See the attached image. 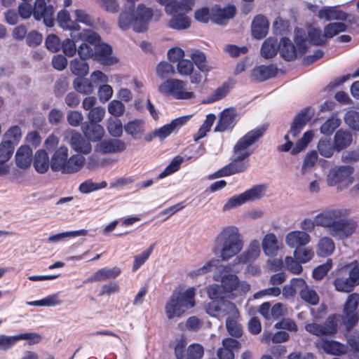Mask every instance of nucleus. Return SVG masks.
<instances>
[{
	"label": "nucleus",
	"instance_id": "nucleus-46",
	"mask_svg": "<svg viewBox=\"0 0 359 359\" xmlns=\"http://www.w3.org/2000/svg\"><path fill=\"white\" fill-rule=\"evenodd\" d=\"M347 26L344 22L329 23L324 27V33L326 39H331L342 32H345Z\"/></svg>",
	"mask_w": 359,
	"mask_h": 359
},
{
	"label": "nucleus",
	"instance_id": "nucleus-63",
	"mask_svg": "<svg viewBox=\"0 0 359 359\" xmlns=\"http://www.w3.org/2000/svg\"><path fill=\"white\" fill-rule=\"evenodd\" d=\"M344 121L350 128L359 131V112L348 111L345 114Z\"/></svg>",
	"mask_w": 359,
	"mask_h": 359
},
{
	"label": "nucleus",
	"instance_id": "nucleus-34",
	"mask_svg": "<svg viewBox=\"0 0 359 359\" xmlns=\"http://www.w3.org/2000/svg\"><path fill=\"white\" fill-rule=\"evenodd\" d=\"M168 15L172 16L168 23V26L170 28L176 30H182L186 29L190 27L191 22L186 14L177 12Z\"/></svg>",
	"mask_w": 359,
	"mask_h": 359
},
{
	"label": "nucleus",
	"instance_id": "nucleus-45",
	"mask_svg": "<svg viewBox=\"0 0 359 359\" xmlns=\"http://www.w3.org/2000/svg\"><path fill=\"white\" fill-rule=\"evenodd\" d=\"M334 285L338 292H351L355 288V285L348 277H337L334 280Z\"/></svg>",
	"mask_w": 359,
	"mask_h": 359
},
{
	"label": "nucleus",
	"instance_id": "nucleus-35",
	"mask_svg": "<svg viewBox=\"0 0 359 359\" xmlns=\"http://www.w3.org/2000/svg\"><path fill=\"white\" fill-rule=\"evenodd\" d=\"M279 50L278 40L275 38L269 37L266 39L261 48V55L266 59L273 57Z\"/></svg>",
	"mask_w": 359,
	"mask_h": 359
},
{
	"label": "nucleus",
	"instance_id": "nucleus-16",
	"mask_svg": "<svg viewBox=\"0 0 359 359\" xmlns=\"http://www.w3.org/2000/svg\"><path fill=\"white\" fill-rule=\"evenodd\" d=\"M126 149V143L120 139L104 140L95 147V151L102 154L120 153Z\"/></svg>",
	"mask_w": 359,
	"mask_h": 359
},
{
	"label": "nucleus",
	"instance_id": "nucleus-28",
	"mask_svg": "<svg viewBox=\"0 0 359 359\" xmlns=\"http://www.w3.org/2000/svg\"><path fill=\"white\" fill-rule=\"evenodd\" d=\"M260 245L257 240L251 241L248 248L243 252L236 259L240 264H247L254 262L259 255Z\"/></svg>",
	"mask_w": 359,
	"mask_h": 359
},
{
	"label": "nucleus",
	"instance_id": "nucleus-18",
	"mask_svg": "<svg viewBox=\"0 0 359 359\" xmlns=\"http://www.w3.org/2000/svg\"><path fill=\"white\" fill-rule=\"evenodd\" d=\"M178 73L182 76H190V81L194 84L201 82L203 76L200 72L194 71V63L188 59H182L177 65Z\"/></svg>",
	"mask_w": 359,
	"mask_h": 359
},
{
	"label": "nucleus",
	"instance_id": "nucleus-30",
	"mask_svg": "<svg viewBox=\"0 0 359 359\" xmlns=\"http://www.w3.org/2000/svg\"><path fill=\"white\" fill-rule=\"evenodd\" d=\"M318 17L326 21L331 20H346L348 18L347 13L338 10L335 6H330L320 9L318 11Z\"/></svg>",
	"mask_w": 359,
	"mask_h": 359
},
{
	"label": "nucleus",
	"instance_id": "nucleus-53",
	"mask_svg": "<svg viewBox=\"0 0 359 359\" xmlns=\"http://www.w3.org/2000/svg\"><path fill=\"white\" fill-rule=\"evenodd\" d=\"M61 301L58 298L57 294L48 295L40 300L29 302L27 304L33 306H54L60 304Z\"/></svg>",
	"mask_w": 359,
	"mask_h": 359
},
{
	"label": "nucleus",
	"instance_id": "nucleus-52",
	"mask_svg": "<svg viewBox=\"0 0 359 359\" xmlns=\"http://www.w3.org/2000/svg\"><path fill=\"white\" fill-rule=\"evenodd\" d=\"M155 246L156 243L151 244L147 250H144L141 254L135 256L133 264V271H136L147 262L152 253Z\"/></svg>",
	"mask_w": 359,
	"mask_h": 359
},
{
	"label": "nucleus",
	"instance_id": "nucleus-4",
	"mask_svg": "<svg viewBox=\"0 0 359 359\" xmlns=\"http://www.w3.org/2000/svg\"><path fill=\"white\" fill-rule=\"evenodd\" d=\"M69 149L61 146L55 150L50 158V167L53 172L60 171L62 174H72L79 171L85 163V158L74 154L68 158Z\"/></svg>",
	"mask_w": 359,
	"mask_h": 359
},
{
	"label": "nucleus",
	"instance_id": "nucleus-13",
	"mask_svg": "<svg viewBox=\"0 0 359 359\" xmlns=\"http://www.w3.org/2000/svg\"><path fill=\"white\" fill-rule=\"evenodd\" d=\"M305 330L318 337L332 335L337 332V322L334 316H330L325 321L324 325L316 323L306 325Z\"/></svg>",
	"mask_w": 359,
	"mask_h": 359
},
{
	"label": "nucleus",
	"instance_id": "nucleus-2",
	"mask_svg": "<svg viewBox=\"0 0 359 359\" xmlns=\"http://www.w3.org/2000/svg\"><path fill=\"white\" fill-rule=\"evenodd\" d=\"M127 4L121 11L118 25L122 30L132 27L135 32H143L147 29L148 23L153 16V11L143 4H139L135 10V3L138 0H126Z\"/></svg>",
	"mask_w": 359,
	"mask_h": 359
},
{
	"label": "nucleus",
	"instance_id": "nucleus-24",
	"mask_svg": "<svg viewBox=\"0 0 359 359\" xmlns=\"http://www.w3.org/2000/svg\"><path fill=\"white\" fill-rule=\"evenodd\" d=\"M262 246L264 253L271 257H276L280 250L279 242L273 233H268L264 236Z\"/></svg>",
	"mask_w": 359,
	"mask_h": 359
},
{
	"label": "nucleus",
	"instance_id": "nucleus-5",
	"mask_svg": "<svg viewBox=\"0 0 359 359\" xmlns=\"http://www.w3.org/2000/svg\"><path fill=\"white\" fill-rule=\"evenodd\" d=\"M196 289L193 287L184 292L174 291L165 306L168 319L180 318L189 309L195 306Z\"/></svg>",
	"mask_w": 359,
	"mask_h": 359
},
{
	"label": "nucleus",
	"instance_id": "nucleus-26",
	"mask_svg": "<svg viewBox=\"0 0 359 359\" xmlns=\"http://www.w3.org/2000/svg\"><path fill=\"white\" fill-rule=\"evenodd\" d=\"M278 68L273 65H259L255 68L252 72V78L257 81H264L276 76Z\"/></svg>",
	"mask_w": 359,
	"mask_h": 359
},
{
	"label": "nucleus",
	"instance_id": "nucleus-20",
	"mask_svg": "<svg viewBox=\"0 0 359 359\" xmlns=\"http://www.w3.org/2000/svg\"><path fill=\"white\" fill-rule=\"evenodd\" d=\"M81 130L90 142H99L104 135V128L97 123L85 122L81 126Z\"/></svg>",
	"mask_w": 359,
	"mask_h": 359
},
{
	"label": "nucleus",
	"instance_id": "nucleus-54",
	"mask_svg": "<svg viewBox=\"0 0 359 359\" xmlns=\"http://www.w3.org/2000/svg\"><path fill=\"white\" fill-rule=\"evenodd\" d=\"M319 154L325 158H330L334 150V144L330 140L321 139L318 144Z\"/></svg>",
	"mask_w": 359,
	"mask_h": 359
},
{
	"label": "nucleus",
	"instance_id": "nucleus-21",
	"mask_svg": "<svg viewBox=\"0 0 359 359\" xmlns=\"http://www.w3.org/2000/svg\"><path fill=\"white\" fill-rule=\"evenodd\" d=\"M121 273L119 267L115 266L111 269L102 268L97 270L94 274L84 280L85 283L104 281L108 279H114Z\"/></svg>",
	"mask_w": 359,
	"mask_h": 359
},
{
	"label": "nucleus",
	"instance_id": "nucleus-39",
	"mask_svg": "<svg viewBox=\"0 0 359 359\" xmlns=\"http://www.w3.org/2000/svg\"><path fill=\"white\" fill-rule=\"evenodd\" d=\"M194 4V0H180V1L174 2V5L168 6L166 8L167 14H172L175 13H181L186 14L191 10Z\"/></svg>",
	"mask_w": 359,
	"mask_h": 359
},
{
	"label": "nucleus",
	"instance_id": "nucleus-38",
	"mask_svg": "<svg viewBox=\"0 0 359 359\" xmlns=\"http://www.w3.org/2000/svg\"><path fill=\"white\" fill-rule=\"evenodd\" d=\"M124 130L127 134L131 135L134 139H137L144 131V123L140 119L130 121L125 125Z\"/></svg>",
	"mask_w": 359,
	"mask_h": 359
},
{
	"label": "nucleus",
	"instance_id": "nucleus-57",
	"mask_svg": "<svg viewBox=\"0 0 359 359\" xmlns=\"http://www.w3.org/2000/svg\"><path fill=\"white\" fill-rule=\"evenodd\" d=\"M183 161V158L177 156L175 157L171 162L166 166L163 171H162L158 176L157 180L162 179L176 171H177L180 167L181 163Z\"/></svg>",
	"mask_w": 359,
	"mask_h": 359
},
{
	"label": "nucleus",
	"instance_id": "nucleus-37",
	"mask_svg": "<svg viewBox=\"0 0 359 359\" xmlns=\"http://www.w3.org/2000/svg\"><path fill=\"white\" fill-rule=\"evenodd\" d=\"M57 22L64 29L78 31L80 29V26L70 18L69 13L65 10L57 13Z\"/></svg>",
	"mask_w": 359,
	"mask_h": 359
},
{
	"label": "nucleus",
	"instance_id": "nucleus-11",
	"mask_svg": "<svg viewBox=\"0 0 359 359\" xmlns=\"http://www.w3.org/2000/svg\"><path fill=\"white\" fill-rule=\"evenodd\" d=\"M228 272L226 266H220L214 272L213 278L217 282L222 283V287L226 292H231L236 290L238 286V278L235 274L226 273Z\"/></svg>",
	"mask_w": 359,
	"mask_h": 359
},
{
	"label": "nucleus",
	"instance_id": "nucleus-58",
	"mask_svg": "<svg viewBox=\"0 0 359 359\" xmlns=\"http://www.w3.org/2000/svg\"><path fill=\"white\" fill-rule=\"evenodd\" d=\"M109 133L114 137H120L123 134V125L118 118H109L107 126Z\"/></svg>",
	"mask_w": 359,
	"mask_h": 359
},
{
	"label": "nucleus",
	"instance_id": "nucleus-3",
	"mask_svg": "<svg viewBox=\"0 0 359 359\" xmlns=\"http://www.w3.org/2000/svg\"><path fill=\"white\" fill-rule=\"evenodd\" d=\"M217 245L213 248L215 255L220 254L223 261H227L238 254L243 248L238 229L233 226H227L219 233L216 238Z\"/></svg>",
	"mask_w": 359,
	"mask_h": 359
},
{
	"label": "nucleus",
	"instance_id": "nucleus-17",
	"mask_svg": "<svg viewBox=\"0 0 359 359\" xmlns=\"http://www.w3.org/2000/svg\"><path fill=\"white\" fill-rule=\"evenodd\" d=\"M69 144L73 150L79 154H88L92 151L90 141L74 130L71 133Z\"/></svg>",
	"mask_w": 359,
	"mask_h": 359
},
{
	"label": "nucleus",
	"instance_id": "nucleus-29",
	"mask_svg": "<svg viewBox=\"0 0 359 359\" xmlns=\"http://www.w3.org/2000/svg\"><path fill=\"white\" fill-rule=\"evenodd\" d=\"M32 149L27 145L21 146L15 154V163L18 167L26 169L32 161Z\"/></svg>",
	"mask_w": 359,
	"mask_h": 359
},
{
	"label": "nucleus",
	"instance_id": "nucleus-59",
	"mask_svg": "<svg viewBox=\"0 0 359 359\" xmlns=\"http://www.w3.org/2000/svg\"><path fill=\"white\" fill-rule=\"evenodd\" d=\"M217 262V260L214 259L209 260L203 266L196 270L190 271L189 273V276L192 278H197L198 276L211 272L213 270V269L216 266Z\"/></svg>",
	"mask_w": 359,
	"mask_h": 359
},
{
	"label": "nucleus",
	"instance_id": "nucleus-42",
	"mask_svg": "<svg viewBox=\"0 0 359 359\" xmlns=\"http://www.w3.org/2000/svg\"><path fill=\"white\" fill-rule=\"evenodd\" d=\"M74 89L79 93L89 95L93 92L94 86L89 81L82 77H78L73 82Z\"/></svg>",
	"mask_w": 359,
	"mask_h": 359
},
{
	"label": "nucleus",
	"instance_id": "nucleus-33",
	"mask_svg": "<svg viewBox=\"0 0 359 359\" xmlns=\"http://www.w3.org/2000/svg\"><path fill=\"white\" fill-rule=\"evenodd\" d=\"M50 160L44 149L38 150L34 155L33 165L39 173H45L50 166Z\"/></svg>",
	"mask_w": 359,
	"mask_h": 359
},
{
	"label": "nucleus",
	"instance_id": "nucleus-50",
	"mask_svg": "<svg viewBox=\"0 0 359 359\" xmlns=\"http://www.w3.org/2000/svg\"><path fill=\"white\" fill-rule=\"evenodd\" d=\"M87 230L86 229H80L77 231H66L62 233H59L57 234L51 235L48 238V241L50 243H57L59 242L66 238L69 237H76V236H83L87 234Z\"/></svg>",
	"mask_w": 359,
	"mask_h": 359
},
{
	"label": "nucleus",
	"instance_id": "nucleus-12",
	"mask_svg": "<svg viewBox=\"0 0 359 359\" xmlns=\"http://www.w3.org/2000/svg\"><path fill=\"white\" fill-rule=\"evenodd\" d=\"M112 53L113 49L110 45L106 43L95 44L93 60L104 66L115 65L118 60L112 55Z\"/></svg>",
	"mask_w": 359,
	"mask_h": 359
},
{
	"label": "nucleus",
	"instance_id": "nucleus-43",
	"mask_svg": "<svg viewBox=\"0 0 359 359\" xmlns=\"http://www.w3.org/2000/svg\"><path fill=\"white\" fill-rule=\"evenodd\" d=\"M308 36L309 43L314 46H323L327 42L325 33L323 34L321 30L318 28L310 29L308 32Z\"/></svg>",
	"mask_w": 359,
	"mask_h": 359
},
{
	"label": "nucleus",
	"instance_id": "nucleus-48",
	"mask_svg": "<svg viewBox=\"0 0 359 359\" xmlns=\"http://www.w3.org/2000/svg\"><path fill=\"white\" fill-rule=\"evenodd\" d=\"M313 137V132L312 130H308L305 132L301 139H299L293 147L291 154L292 155H297L302 151L304 150L309 143L312 140Z\"/></svg>",
	"mask_w": 359,
	"mask_h": 359
},
{
	"label": "nucleus",
	"instance_id": "nucleus-32",
	"mask_svg": "<svg viewBox=\"0 0 359 359\" xmlns=\"http://www.w3.org/2000/svg\"><path fill=\"white\" fill-rule=\"evenodd\" d=\"M352 140V134L349 131L340 129L336 132L334 137V149L337 151H341L346 149Z\"/></svg>",
	"mask_w": 359,
	"mask_h": 359
},
{
	"label": "nucleus",
	"instance_id": "nucleus-27",
	"mask_svg": "<svg viewBox=\"0 0 359 359\" xmlns=\"http://www.w3.org/2000/svg\"><path fill=\"white\" fill-rule=\"evenodd\" d=\"M236 14V8L233 5L224 8L215 7L212 10L211 20L221 25L224 20L233 18Z\"/></svg>",
	"mask_w": 359,
	"mask_h": 359
},
{
	"label": "nucleus",
	"instance_id": "nucleus-47",
	"mask_svg": "<svg viewBox=\"0 0 359 359\" xmlns=\"http://www.w3.org/2000/svg\"><path fill=\"white\" fill-rule=\"evenodd\" d=\"M229 90V85L226 83L218 87L211 95H210L203 102L211 104L225 97Z\"/></svg>",
	"mask_w": 359,
	"mask_h": 359
},
{
	"label": "nucleus",
	"instance_id": "nucleus-15",
	"mask_svg": "<svg viewBox=\"0 0 359 359\" xmlns=\"http://www.w3.org/2000/svg\"><path fill=\"white\" fill-rule=\"evenodd\" d=\"M353 172V168L350 166L342 165L337 168L328 175V184L330 186H336L339 184H344L348 186L352 183L351 175Z\"/></svg>",
	"mask_w": 359,
	"mask_h": 359
},
{
	"label": "nucleus",
	"instance_id": "nucleus-14",
	"mask_svg": "<svg viewBox=\"0 0 359 359\" xmlns=\"http://www.w3.org/2000/svg\"><path fill=\"white\" fill-rule=\"evenodd\" d=\"M315 113L311 107L302 109L293 118L291 123L290 133L295 137L298 136L306 123L310 121Z\"/></svg>",
	"mask_w": 359,
	"mask_h": 359
},
{
	"label": "nucleus",
	"instance_id": "nucleus-51",
	"mask_svg": "<svg viewBox=\"0 0 359 359\" xmlns=\"http://www.w3.org/2000/svg\"><path fill=\"white\" fill-rule=\"evenodd\" d=\"M14 144L11 140H6L0 144V162H7L14 151Z\"/></svg>",
	"mask_w": 359,
	"mask_h": 359
},
{
	"label": "nucleus",
	"instance_id": "nucleus-61",
	"mask_svg": "<svg viewBox=\"0 0 359 359\" xmlns=\"http://www.w3.org/2000/svg\"><path fill=\"white\" fill-rule=\"evenodd\" d=\"M230 175L244 172L246 171L249 166V162H241L236 159H233L229 164L226 165Z\"/></svg>",
	"mask_w": 359,
	"mask_h": 359
},
{
	"label": "nucleus",
	"instance_id": "nucleus-60",
	"mask_svg": "<svg viewBox=\"0 0 359 359\" xmlns=\"http://www.w3.org/2000/svg\"><path fill=\"white\" fill-rule=\"evenodd\" d=\"M77 37L83 40L85 43H89L92 45L100 43L101 37L98 34L90 29L83 30L77 34Z\"/></svg>",
	"mask_w": 359,
	"mask_h": 359
},
{
	"label": "nucleus",
	"instance_id": "nucleus-36",
	"mask_svg": "<svg viewBox=\"0 0 359 359\" xmlns=\"http://www.w3.org/2000/svg\"><path fill=\"white\" fill-rule=\"evenodd\" d=\"M335 245L333 240L327 236L321 238L317 245L316 252L320 257L330 256L334 250Z\"/></svg>",
	"mask_w": 359,
	"mask_h": 359
},
{
	"label": "nucleus",
	"instance_id": "nucleus-41",
	"mask_svg": "<svg viewBox=\"0 0 359 359\" xmlns=\"http://www.w3.org/2000/svg\"><path fill=\"white\" fill-rule=\"evenodd\" d=\"M70 69L74 74L82 77L88 74L89 66L86 60L74 58L70 62Z\"/></svg>",
	"mask_w": 359,
	"mask_h": 359
},
{
	"label": "nucleus",
	"instance_id": "nucleus-44",
	"mask_svg": "<svg viewBox=\"0 0 359 359\" xmlns=\"http://www.w3.org/2000/svg\"><path fill=\"white\" fill-rule=\"evenodd\" d=\"M341 120L335 115H332L320 128V133L325 135H332L340 126Z\"/></svg>",
	"mask_w": 359,
	"mask_h": 359
},
{
	"label": "nucleus",
	"instance_id": "nucleus-55",
	"mask_svg": "<svg viewBox=\"0 0 359 359\" xmlns=\"http://www.w3.org/2000/svg\"><path fill=\"white\" fill-rule=\"evenodd\" d=\"M332 259H327L325 263H323L316 266L312 272L313 278L315 280H322L332 269Z\"/></svg>",
	"mask_w": 359,
	"mask_h": 359
},
{
	"label": "nucleus",
	"instance_id": "nucleus-7",
	"mask_svg": "<svg viewBox=\"0 0 359 359\" xmlns=\"http://www.w3.org/2000/svg\"><path fill=\"white\" fill-rule=\"evenodd\" d=\"M187 82L177 79H169L158 86V91L176 100H191L195 97L193 92L186 90Z\"/></svg>",
	"mask_w": 359,
	"mask_h": 359
},
{
	"label": "nucleus",
	"instance_id": "nucleus-49",
	"mask_svg": "<svg viewBox=\"0 0 359 359\" xmlns=\"http://www.w3.org/2000/svg\"><path fill=\"white\" fill-rule=\"evenodd\" d=\"M72 39H66L61 43V48L67 57L74 56L77 52L76 42L77 41V35L71 34Z\"/></svg>",
	"mask_w": 359,
	"mask_h": 359
},
{
	"label": "nucleus",
	"instance_id": "nucleus-25",
	"mask_svg": "<svg viewBox=\"0 0 359 359\" xmlns=\"http://www.w3.org/2000/svg\"><path fill=\"white\" fill-rule=\"evenodd\" d=\"M318 347L325 353L333 355H341L346 353V346L337 341L322 339L318 344Z\"/></svg>",
	"mask_w": 359,
	"mask_h": 359
},
{
	"label": "nucleus",
	"instance_id": "nucleus-1",
	"mask_svg": "<svg viewBox=\"0 0 359 359\" xmlns=\"http://www.w3.org/2000/svg\"><path fill=\"white\" fill-rule=\"evenodd\" d=\"M349 208H328L318 214L313 220L305 218L300 222V228L304 232H312L315 226L327 229L330 236L339 239L351 236L355 231L357 223L353 219L346 218L351 214Z\"/></svg>",
	"mask_w": 359,
	"mask_h": 359
},
{
	"label": "nucleus",
	"instance_id": "nucleus-9",
	"mask_svg": "<svg viewBox=\"0 0 359 359\" xmlns=\"http://www.w3.org/2000/svg\"><path fill=\"white\" fill-rule=\"evenodd\" d=\"M264 187L256 185L243 193L229 198L223 206V211H229L245 203L258 199L263 195Z\"/></svg>",
	"mask_w": 359,
	"mask_h": 359
},
{
	"label": "nucleus",
	"instance_id": "nucleus-31",
	"mask_svg": "<svg viewBox=\"0 0 359 359\" xmlns=\"http://www.w3.org/2000/svg\"><path fill=\"white\" fill-rule=\"evenodd\" d=\"M278 50L281 57L287 61H292L297 57L296 48L287 37L281 38Z\"/></svg>",
	"mask_w": 359,
	"mask_h": 359
},
{
	"label": "nucleus",
	"instance_id": "nucleus-8",
	"mask_svg": "<svg viewBox=\"0 0 359 359\" xmlns=\"http://www.w3.org/2000/svg\"><path fill=\"white\" fill-rule=\"evenodd\" d=\"M359 294L354 292L349 294L344 306L342 320L348 330L351 329L359 320Z\"/></svg>",
	"mask_w": 359,
	"mask_h": 359
},
{
	"label": "nucleus",
	"instance_id": "nucleus-6",
	"mask_svg": "<svg viewBox=\"0 0 359 359\" xmlns=\"http://www.w3.org/2000/svg\"><path fill=\"white\" fill-rule=\"evenodd\" d=\"M264 126L257 128L247 133L241 137L233 147V151L238 155L234 158L241 162H249L248 157L252 151H246L250 147L259 140L266 132Z\"/></svg>",
	"mask_w": 359,
	"mask_h": 359
},
{
	"label": "nucleus",
	"instance_id": "nucleus-23",
	"mask_svg": "<svg viewBox=\"0 0 359 359\" xmlns=\"http://www.w3.org/2000/svg\"><path fill=\"white\" fill-rule=\"evenodd\" d=\"M269 28L267 18L262 15H257L252 22V34L257 39H262L266 36Z\"/></svg>",
	"mask_w": 359,
	"mask_h": 359
},
{
	"label": "nucleus",
	"instance_id": "nucleus-64",
	"mask_svg": "<svg viewBox=\"0 0 359 359\" xmlns=\"http://www.w3.org/2000/svg\"><path fill=\"white\" fill-rule=\"evenodd\" d=\"M204 354L203 347L198 344L190 345L187 348V359H201Z\"/></svg>",
	"mask_w": 359,
	"mask_h": 359
},
{
	"label": "nucleus",
	"instance_id": "nucleus-56",
	"mask_svg": "<svg viewBox=\"0 0 359 359\" xmlns=\"http://www.w3.org/2000/svg\"><path fill=\"white\" fill-rule=\"evenodd\" d=\"M312 249L309 248H297L294 251V257L302 264H305L313 257Z\"/></svg>",
	"mask_w": 359,
	"mask_h": 359
},
{
	"label": "nucleus",
	"instance_id": "nucleus-22",
	"mask_svg": "<svg viewBox=\"0 0 359 359\" xmlns=\"http://www.w3.org/2000/svg\"><path fill=\"white\" fill-rule=\"evenodd\" d=\"M311 241L308 233L302 231L289 232L285 237L287 245L292 248H302L307 245Z\"/></svg>",
	"mask_w": 359,
	"mask_h": 359
},
{
	"label": "nucleus",
	"instance_id": "nucleus-10",
	"mask_svg": "<svg viewBox=\"0 0 359 359\" xmlns=\"http://www.w3.org/2000/svg\"><path fill=\"white\" fill-rule=\"evenodd\" d=\"M54 8L52 5H47L45 0H35L34 4V18L36 20H43L46 27H52L54 25Z\"/></svg>",
	"mask_w": 359,
	"mask_h": 359
},
{
	"label": "nucleus",
	"instance_id": "nucleus-40",
	"mask_svg": "<svg viewBox=\"0 0 359 359\" xmlns=\"http://www.w3.org/2000/svg\"><path fill=\"white\" fill-rule=\"evenodd\" d=\"M190 57L194 65L195 64L198 69V72L207 73L210 70L206 64V56L203 52L196 50L191 54Z\"/></svg>",
	"mask_w": 359,
	"mask_h": 359
},
{
	"label": "nucleus",
	"instance_id": "nucleus-19",
	"mask_svg": "<svg viewBox=\"0 0 359 359\" xmlns=\"http://www.w3.org/2000/svg\"><path fill=\"white\" fill-rule=\"evenodd\" d=\"M236 113L233 109H224L215 128V132H224L231 130L236 124Z\"/></svg>",
	"mask_w": 359,
	"mask_h": 359
},
{
	"label": "nucleus",
	"instance_id": "nucleus-62",
	"mask_svg": "<svg viewBox=\"0 0 359 359\" xmlns=\"http://www.w3.org/2000/svg\"><path fill=\"white\" fill-rule=\"evenodd\" d=\"M299 295L304 302L311 305H316L319 302V297L313 289L306 287L301 290Z\"/></svg>",
	"mask_w": 359,
	"mask_h": 359
}]
</instances>
